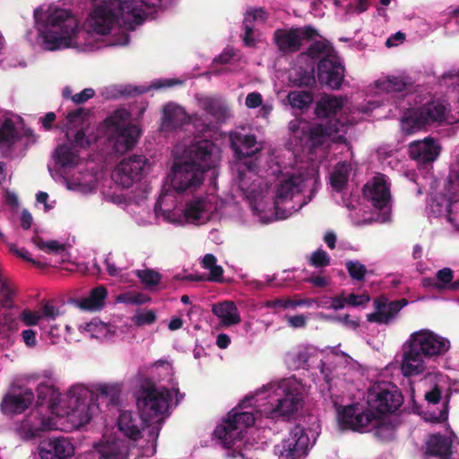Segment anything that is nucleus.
Here are the masks:
<instances>
[{"label":"nucleus","mask_w":459,"mask_h":459,"mask_svg":"<svg viewBox=\"0 0 459 459\" xmlns=\"http://www.w3.org/2000/svg\"><path fill=\"white\" fill-rule=\"evenodd\" d=\"M212 151L213 144L207 140L192 143L187 160L172 166L170 183L177 193H192L203 185L205 173L213 167Z\"/></svg>","instance_id":"f257e3e1"},{"label":"nucleus","mask_w":459,"mask_h":459,"mask_svg":"<svg viewBox=\"0 0 459 459\" xmlns=\"http://www.w3.org/2000/svg\"><path fill=\"white\" fill-rule=\"evenodd\" d=\"M143 5V0L104 1L91 12L90 25L100 35L109 33L117 23L133 30L145 20Z\"/></svg>","instance_id":"f03ea898"},{"label":"nucleus","mask_w":459,"mask_h":459,"mask_svg":"<svg viewBox=\"0 0 459 459\" xmlns=\"http://www.w3.org/2000/svg\"><path fill=\"white\" fill-rule=\"evenodd\" d=\"M450 348L447 339L434 332L422 329L412 333L403 346L401 369L405 377L418 376L424 372V359L438 357Z\"/></svg>","instance_id":"7ed1b4c3"},{"label":"nucleus","mask_w":459,"mask_h":459,"mask_svg":"<svg viewBox=\"0 0 459 459\" xmlns=\"http://www.w3.org/2000/svg\"><path fill=\"white\" fill-rule=\"evenodd\" d=\"M244 402L232 409L220 425L214 429V436L224 448L239 449V455L245 459H253V444L245 442L241 447L244 432L255 424L253 410L242 411Z\"/></svg>","instance_id":"20e7f679"},{"label":"nucleus","mask_w":459,"mask_h":459,"mask_svg":"<svg viewBox=\"0 0 459 459\" xmlns=\"http://www.w3.org/2000/svg\"><path fill=\"white\" fill-rule=\"evenodd\" d=\"M48 50L70 48L76 39L77 21L65 9H56L39 29Z\"/></svg>","instance_id":"39448f33"},{"label":"nucleus","mask_w":459,"mask_h":459,"mask_svg":"<svg viewBox=\"0 0 459 459\" xmlns=\"http://www.w3.org/2000/svg\"><path fill=\"white\" fill-rule=\"evenodd\" d=\"M131 115L124 108L115 110L104 120L105 133L114 151L123 154L132 150L140 136V130L130 123Z\"/></svg>","instance_id":"423d86ee"},{"label":"nucleus","mask_w":459,"mask_h":459,"mask_svg":"<svg viewBox=\"0 0 459 459\" xmlns=\"http://www.w3.org/2000/svg\"><path fill=\"white\" fill-rule=\"evenodd\" d=\"M449 104L443 100H432L425 104L407 109L401 118V127L406 134H411L437 123L441 124L447 118Z\"/></svg>","instance_id":"0eeeda50"},{"label":"nucleus","mask_w":459,"mask_h":459,"mask_svg":"<svg viewBox=\"0 0 459 459\" xmlns=\"http://www.w3.org/2000/svg\"><path fill=\"white\" fill-rule=\"evenodd\" d=\"M367 403L378 418L395 412L402 406L403 396L391 382H377L368 389Z\"/></svg>","instance_id":"6e6552de"},{"label":"nucleus","mask_w":459,"mask_h":459,"mask_svg":"<svg viewBox=\"0 0 459 459\" xmlns=\"http://www.w3.org/2000/svg\"><path fill=\"white\" fill-rule=\"evenodd\" d=\"M172 399L171 392L165 388H157L153 384L143 387L137 397V408L149 422L168 411Z\"/></svg>","instance_id":"1a4fd4ad"},{"label":"nucleus","mask_w":459,"mask_h":459,"mask_svg":"<svg viewBox=\"0 0 459 459\" xmlns=\"http://www.w3.org/2000/svg\"><path fill=\"white\" fill-rule=\"evenodd\" d=\"M330 402L337 412L338 423L342 429L363 431L369 425L376 426L378 423L377 415L369 409L362 410L355 404L342 407L339 404L338 396L331 395Z\"/></svg>","instance_id":"9d476101"},{"label":"nucleus","mask_w":459,"mask_h":459,"mask_svg":"<svg viewBox=\"0 0 459 459\" xmlns=\"http://www.w3.org/2000/svg\"><path fill=\"white\" fill-rule=\"evenodd\" d=\"M318 36L317 30L311 25L278 29L273 33V40L278 49L284 54L300 50L302 40H311Z\"/></svg>","instance_id":"9b49d317"},{"label":"nucleus","mask_w":459,"mask_h":459,"mask_svg":"<svg viewBox=\"0 0 459 459\" xmlns=\"http://www.w3.org/2000/svg\"><path fill=\"white\" fill-rule=\"evenodd\" d=\"M149 169L148 159L143 155H132L123 159L116 167L115 180L125 188L140 181Z\"/></svg>","instance_id":"f8f14e48"},{"label":"nucleus","mask_w":459,"mask_h":459,"mask_svg":"<svg viewBox=\"0 0 459 459\" xmlns=\"http://www.w3.org/2000/svg\"><path fill=\"white\" fill-rule=\"evenodd\" d=\"M345 123L338 118H330L325 122L312 124L308 129V139L313 147H320L328 140L336 143H345Z\"/></svg>","instance_id":"ddd939ff"},{"label":"nucleus","mask_w":459,"mask_h":459,"mask_svg":"<svg viewBox=\"0 0 459 459\" xmlns=\"http://www.w3.org/2000/svg\"><path fill=\"white\" fill-rule=\"evenodd\" d=\"M35 394L32 389L22 385H12L0 403L1 411L6 415L24 412L33 403Z\"/></svg>","instance_id":"4468645a"},{"label":"nucleus","mask_w":459,"mask_h":459,"mask_svg":"<svg viewBox=\"0 0 459 459\" xmlns=\"http://www.w3.org/2000/svg\"><path fill=\"white\" fill-rule=\"evenodd\" d=\"M308 446V437L299 425L295 426L290 432V437L274 446V454L286 459H297L306 454Z\"/></svg>","instance_id":"2eb2a0df"},{"label":"nucleus","mask_w":459,"mask_h":459,"mask_svg":"<svg viewBox=\"0 0 459 459\" xmlns=\"http://www.w3.org/2000/svg\"><path fill=\"white\" fill-rule=\"evenodd\" d=\"M344 65L337 56L333 58H324L317 64V77L320 83L325 84L332 90H339L344 80Z\"/></svg>","instance_id":"dca6fc26"},{"label":"nucleus","mask_w":459,"mask_h":459,"mask_svg":"<svg viewBox=\"0 0 459 459\" xmlns=\"http://www.w3.org/2000/svg\"><path fill=\"white\" fill-rule=\"evenodd\" d=\"M441 146L432 137H426L423 140L413 141L408 145L409 157L416 161L418 165L433 163L439 156Z\"/></svg>","instance_id":"f3484780"},{"label":"nucleus","mask_w":459,"mask_h":459,"mask_svg":"<svg viewBox=\"0 0 459 459\" xmlns=\"http://www.w3.org/2000/svg\"><path fill=\"white\" fill-rule=\"evenodd\" d=\"M408 304L406 299H401L387 302L384 296L374 300L375 312L367 315V320L370 323L387 325Z\"/></svg>","instance_id":"a211bd4d"},{"label":"nucleus","mask_w":459,"mask_h":459,"mask_svg":"<svg viewBox=\"0 0 459 459\" xmlns=\"http://www.w3.org/2000/svg\"><path fill=\"white\" fill-rule=\"evenodd\" d=\"M74 454L73 444L64 437L44 439L39 445L40 459H67Z\"/></svg>","instance_id":"6ab92c4d"},{"label":"nucleus","mask_w":459,"mask_h":459,"mask_svg":"<svg viewBox=\"0 0 459 459\" xmlns=\"http://www.w3.org/2000/svg\"><path fill=\"white\" fill-rule=\"evenodd\" d=\"M452 390L446 387L445 385L435 383L429 390L425 392L424 398L429 404H437L441 403L442 408L437 414L431 415L432 422L442 423L447 420L449 412V403L451 400Z\"/></svg>","instance_id":"aec40b11"},{"label":"nucleus","mask_w":459,"mask_h":459,"mask_svg":"<svg viewBox=\"0 0 459 459\" xmlns=\"http://www.w3.org/2000/svg\"><path fill=\"white\" fill-rule=\"evenodd\" d=\"M303 178L301 176H291L289 178L281 181L276 189V195L274 199L275 213L279 219H287L291 212L286 210H281L280 205L285 201L291 199L296 193L301 191V184Z\"/></svg>","instance_id":"412c9836"},{"label":"nucleus","mask_w":459,"mask_h":459,"mask_svg":"<svg viewBox=\"0 0 459 459\" xmlns=\"http://www.w3.org/2000/svg\"><path fill=\"white\" fill-rule=\"evenodd\" d=\"M363 194L377 209L385 208L388 204L391 197L390 190L384 175L376 176L371 182H368L363 187Z\"/></svg>","instance_id":"4be33fe9"},{"label":"nucleus","mask_w":459,"mask_h":459,"mask_svg":"<svg viewBox=\"0 0 459 459\" xmlns=\"http://www.w3.org/2000/svg\"><path fill=\"white\" fill-rule=\"evenodd\" d=\"M230 147L237 160L253 157L260 152L256 137L254 134H244L240 132H233L230 134Z\"/></svg>","instance_id":"5701e85b"},{"label":"nucleus","mask_w":459,"mask_h":459,"mask_svg":"<svg viewBox=\"0 0 459 459\" xmlns=\"http://www.w3.org/2000/svg\"><path fill=\"white\" fill-rule=\"evenodd\" d=\"M146 425H148V421L140 412L125 411L120 412L117 420L118 429L132 440L141 438V431Z\"/></svg>","instance_id":"b1692460"},{"label":"nucleus","mask_w":459,"mask_h":459,"mask_svg":"<svg viewBox=\"0 0 459 459\" xmlns=\"http://www.w3.org/2000/svg\"><path fill=\"white\" fill-rule=\"evenodd\" d=\"M278 395L281 397L277 399V403L272 410V413L275 416H290L298 411L301 402L300 394L294 389L282 386L278 387Z\"/></svg>","instance_id":"393cba45"},{"label":"nucleus","mask_w":459,"mask_h":459,"mask_svg":"<svg viewBox=\"0 0 459 459\" xmlns=\"http://www.w3.org/2000/svg\"><path fill=\"white\" fill-rule=\"evenodd\" d=\"M99 459H128L129 446L125 439L110 437L95 446Z\"/></svg>","instance_id":"a878e982"},{"label":"nucleus","mask_w":459,"mask_h":459,"mask_svg":"<svg viewBox=\"0 0 459 459\" xmlns=\"http://www.w3.org/2000/svg\"><path fill=\"white\" fill-rule=\"evenodd\" d=\"M189 122L186 110L179 105L169 103L163 107L160 129L170 132Z\"/></svg>","instance_id":"bb28decb"},{"label":"nucleus","mask_w":459,"mask_h":459,"mask_svg":"<svg viewBox=\"0 0 459 459\" xmlns=\"http://www.w3.org/2000/svg\"><path fill=\"white\" fill-rule=\"evenodd\" d=\"M343 107V100L342 98L324 95L316 102L315 108V114L318 118H335L336 113Z\"/></svg>","instance_id":"cd10ccee"},{"label":"nucleus","mask_w":459,"mask_h":459,"mask_svg":"<svg viewBox=\"0 0 459 459\" xmlns=\"http://www.w3.org/2000/svg\"><path fill=\"white\" fill-rule=\"evenodd\" d=\"M212 311L221 319V323L225 326L238 325L241 321L238 309L232 301L214 304Z\"/></svg>","instance_id":"c85d7f7f"},{"label":"nucleus","mask_w":459,"mask_h":459,"mask_svg":"<svg viewBox=\"0 0 459 459\" xmlns=\"http://www.w3.org/2000/svg\"><path fill=\"white\" fill-rule=\"evenodd\" d=\"M108 297L107 288L99 285L93 288L88 297L77 300V306L82 310L95 311L103 307Z\"/></svg>","instance_id":"c756f323"},{"label":"nucleus","mask_w":459,"mask_h":459,"mask_svg":"<svg viewBox=\"0 0 459 459\" xmlns=\"http://www.w3.org/2000/svg\"><path fill=\"white\" fill-rule=\"evenodd\" d=\"M427 454L446 459L451 455V442L442 435H432L427 442Z\"/></svg>","instance_id":"7c9ffc66"},{"label":"nucleus","mask_w":459,"mask_h":459,"mask_svg":"<svg viewBox=\"0 0 459 459\" xmlns=\"http://www.w3.org/2000/svg\"><path fill=\"white\" fill-rule=\"evenodd\" d=\"M291 86L299 88H312L316 84L314 68L307 69L302 66L293 68L289 74Z\"/></svg>","instance_id":"2f4dec72"},{"label":"nucleus","mask_w":459,"mask_h":459,"mask_svg":"<svg viewBox=\"0 0 459 459\" xmlns=\"http://www.w3.org/2000/svg\"><path fill=\"white\" fill-rule=\"evenodd\" d=\"M304 54L311 59H318L319 61L324 58H333L336 56L333 46L327 40L313 42Z\"/></svg>","instance_id":"473e14b6"},{"label":"nucleus","mask_w":459,"mask_h":459,"mask_svg":"<svg viewBox=\"0 0 459 459\" xmlns=\"http://www.w3.org/2000/svg\"><path fill=\"white\" fill-rule=\"evenodd\" d=\"M203 106L217 122H224L230 116L228 107L217 99L206 98L203 101Z\"/></svg>","instance_id":"72a5a7b5"},{"label":"nucleus","mask_w":459,"mask_h":459,"mask_svg":"<svg viewBox=\"0 0 459 459\" xmlns=\"http://www.w3.org/2000/svg\"><path fill=\"white\" fill-rule=\"evenodd\" d=\"M38 399L37 405L43 406L48 404L50 409L57 403L59 398V393L53 385L47 384H39L37 388Z\"/></svg>","instance_id":"f704fd0d"},{"label":"nucleus","mask_w":459,"mask_h":459,"mask_svg":"<svg viewBox=\"0 0 459 459\" xmlns=\"http://www.w3.org/2000/svg\"><path fill=\"white\" fill-rule=\"evenodd\" d=\"M19 139L14 122L11 118H5L0 123V145L10 147Z\"/></svg>","instance_id":"c9c22d12"},{"label":"nucleus","mask_w":459,"mask_h":459,"mask_svg":"<svg viewBox=\"0 0 459 459\" xmlns=\"http://www.w3.org/2000/svg\"><path fill=\"white\" fill-rule=\"evenodd\" d=\"M287 100L293 108L302 110L307 108L312 103L313 95L309 91H290Z\"/></svg>","instance_id":"e433bc0d"},{"label":"nucleus","mask_w":459,"mask_h":459,"mask_svg":"<svg viewBox=\"0 0 459 459\" xmlns=\"http://www.w3.org/2000/svg\"><path fill=\"white\" fill-rule=\"evenodd\" d=\"M348 183V170L344 163H338L331 174L332 187L341 192Z\"/></svg>","instance_id":"4c0bfd02"},{"label":"nucleus","mask_w":459,"mask_h":459,"mask_svg":"<svg viewBox=\"0 0 459 459\" xmlns=\"http://www.w3.org/2000/svg\"><path fill=\"white\" fill-rule=\"evenodd\" d=\"M76 155L71 147L66 144L57 146L56 149V161L63 168L75 165Z\"/></svg>","instance_id":"58836bf2"},{"label":"nucleus","mask_w":459,"mask_h":459,"mask_svg":"<svg viewBox=\"0 0 459 459\" xmlns=\"http://www.w3.org/2000/svg\"><path fill=\"white\" fill-rule=\"evenodd\" d=\"M95 390L100 396L108 398L110 403H117L121 393V387L118 384H99Z\"/></svg>","instance_id":"ea45409f"},{"label":"nucleus","mask_w":459,"mask_h":459,"mask_svg":"<svg viewBox=\"0 0 459 459\" xmlns=\"http://www.w3.org/2000/svg\"><path fill=\"white\" fill-rule=\"evenodd\" d=\"M135 275L141 282L148 289L159 285L161 280V274L153 269L136 270Z\"/></svg>","instance_id":"a19ab883"},{"label":"nucleus","mask_w":459,"mask_h":459,"mask_svg":"<svg viewBox=\"0 0 459 459\" xmlns=\"http://www.w3.org/2000/svg\"><path fill=\"white\" fill-rule=\"evenodd\" d=\"M75 403L72 412L73 416L79 418L80 424L82 425L89 423L91 420V404L84 401L80 402L79 397L75 398Z\"/></svg>","instance_id":"79ce46f5"},{"label":"nucleus","mask_w":459,"mask_h":459,"mask_svg":"<svg viewBox=\"0 0 459 459\" xmlns=\"http://www.w3.org/2000/svg\"><path fill=\"white\" fill-rule=\"evenodd\" d=\"M205 211V201L203 198H195L186 204L185 215L193 220H199Z\"/></svg>","instance_id":"37998d69"},{"label":"nucleus","mask_w":459,"mask_h":459,"mask_svg":"<svg viewBox=\"0 0 459 459\" xmlns=\"http://www.w3.org/2000/svg\"><path fill=\"white\" fill-rule=\"evenodd\" d=\"M89 117V110L83 108H75L66 115V126L68 129L82 126Z\"/></svg>","instance_id":"c03bdc74"},{"label":"nucleus","mask_w":459,"mask_h":459,"mask_svg":"<svg viewBox=\"0 0 459 459\" xmlns=\"http://www.w3.org/2000/svg\"><path fill=\"white\" fill-rule=\"evenodd\" d=\"M345 267L350 277L352 280L362 281L368 273L366 266L359 261L349 260L345 263Z\"/></svg>","instance_id":"a18cd8bd"},{"label":"nucleus","mask_w":459,"mask_h":459,"mask_svg":"<svg viewBox=\"0 0 459 459\" xmlns=\"http://www.w3.org/2000/svg\"><path fill=\"white\" fill-rule=\"evenodd\" d=\"M446 190L450 195L451 202H459V168L457 171L449 175Z\"/></svg>","instance_id":"49530a36"},{"label":"nucleus","mask_w":459,"mask_h":459,"mask_svg":"<svg viewBox=\"0 0 459 459\" xmlns=\"http://www.w3.org/2000/svg\"><path fill=\"white\" fill-rule=\"evenodd\" d=\"M330 261L329 255L324 249L318 248L311 254L308 263L315 268H324L330 264Z\"/></svg>","instance_id":"de8ad7c7"},{"label":"nucleus","mask_w":459,"mask_h":459,"mask_svg":"<svg viewBox=\"0 0 459 459\" xmlns=\"http://www.w3.org/2000/svg\"><path fill=\"white\" fill-rule=\"evenodd\" d=\"M409 83L403 77L389 76L384 82V88L388 92H402L408 87Z\"/></svg>","instance_id":"09e8293b"},{"label":"nucleus","mask_w":459,"mask_h":459,"mask_svg":"<svg viewBox=\"0 0 459 459\" xmlns=\"http://www.w3.org/2000/svg\"><path fill=\"white\" fill-rule=\"evenodd\" d=\"M436 278L439 283H435L434 286L437 289H446L454 279V272L452 269L445 267L437 272Z\"/></svg>","instance_id":"8fccbe9b"},{"label":"nucleus","mask_w":459,"mask_h":459,"mask_svg":"<svg viewBox=\"0 0 459 459\" xmlns=\"http://www.w3.org/2000/svg\"><path fill=\"white\" fill-rule=\"evenodd\" d=\"M346 305L351 307H365L370 300L368 294H354L351 293L345 296Z\"/></svg>","instance_id":"3c124183"},{"label":"nucleus","mask_w":459,"mask_h":459,"mask_svg":"<svg viewBox=\"0 0 459 459\" xmlns=\"http://www.w3.org/2000/svg\"><path fill=\"white\" fill-rule=\"evenodd\" d=\"M267 13L264 8H249L244 18H249V24H253L254 22H264L267 20Z\"/></svg>","instance_id":"603ef678"},{"label":"nucleus","mask_w":459,"mask_h":459,"mask_svg":"<svg viewBox=\"0 0 459 459\" xmlns=\"http://www.w3.org/2000/svg\"><path fill=\"white\" fill-rule=\"evenodd\" d=\"M249 18H244L243 26L245 30V33L243 36V42L246 47L252 48L255 46V39L253 37L254 33V25L249 24Z\"/></svg>","instance_id":"864d4df0"},{"label":"nucleus","mask_w":459,"mask_h":459,"mask_svg":"<svg viewBox=\"0 0 459 459\" xmlns=\"http://www.w3.org/2000/svg\"><path fill=\"white\" fill-rule=\"evenodd\" d=\"M41 316L30 309H24L21 314L22 321L28 326L38 325Z\"/></svg>","instance_id":"5fc2aeb1"},{"label":"nucleus","mask_w":459,"mask_h":459,"mask_svg":"<svg viewBox=\"0 0 459 459\" xmlns=\"http://www.w3.org/2000/svg\"><path fill=\"white\" fill-rule=\"evenodd\" d=\"M156 320V314L152 310H148L135 316V323L137 325H152L155 323Z\"/></svg>","instance_id":"6e6d98bb"},{"label":"nucleus","mask_w":459,"mask_h":459,"mask_svg":"<svg viewBox=\"0 0 459 459\" xmlns=\"http://www.w3.org/2000/svg\"><path fill=\"white\" fill-rule=\"evenodd\" d=\"M95 95V91L91 88H86L82 90L80 93H76L71 97V100L75 104H82L93 98Z\"/></svg>","instance_id":"4d7b16f0"},{"label":"nucleus","mask_w":459,"mask_h":459,"mask_svg":"<svg viewBox=\"0 0 459 459\" xmlns=\"http://www.w3.org/2000/svg\"><path fill=\"white\" fill-rule=\"evenodd\" d=\"M90 143L83 127L80 128L74 134L73 144L76 147L87 148L90 146Z\"/></svg>","instance_id":"13d9d810"},{"label":"nucleus","mask_w":459,"mask_h":459,"mask_svg":"<svg viewBox=\"0 0 459 459\" xmlns=\"http://www.w3.org/2000/svg\"><path fill=\"white\" fill-rule=\"evenodd\" d=\"M263 98L259 92H250L246 98V106L249 108H255L262 105Z\"/></svg>","instance_id":"bf43d9fd"},{"label":"nucleus","mask_w":459,"mask_h":459,"mask_svg":"<svg viewBox=\"0 0 459 459\" xmlns=\"http://www.w3.org/2000/svg\"><path fill=\"white\" fill-rule=\"evenodd\" d=\"M37 246L40 248H47L48 250L54 252V253H60L65 251V245L60 244L56 240H50L48 242H40L38 243Z\"/></svg>","instance_id":"052dcab7"},{"label":"nucleus","mask_w":459,"mask_h":459,"mask_svg":"<svg viewBox=\"0 0 459 459\" xmlns=\"http://www.w3.org/2000/svg\"><path fill=\"white\" fill-rule=\"evenodd\" d=\"M266 307L269 308H283L287 309L289 307H292V299H277L269 300L266 303Z\"/></svg>","instance_id":"680f3d73"},{"label":"nucleus","mask_w":459,"mask_h":459,"mask_svg":"<svg viewBox=\"0 0 459 459\" xmlns=\"http://www.w3.org/2000/svg\"><path fill=\"white\" fill-rule=\"evenodd\" d=\"M288 325L292 328H304L307 325V316L304 315L288 316Z\"/></svg>","instance_id":"e2e57ef3"},{"label":"nucleus","mask_w":459,"mask_h":459,"mask_svg":"<svg viewBox=\"0 0 459 459\" xmlns=\"http://www.w3.org/2000/svg\"><path fill=\"white\" fill-rule=\"evenodd\" d=\"M22 337L26 346L32 348L37 344L36 331L27 329L22 332Z\"/></svg>","instance_id":"0e129e2a"},{"label":"nucleus","mask_w":459,"mask_h":459,"mask_svg":"<svg viewBox=\"0 0 459 459\" xmlns=\"http://www.w3.org/2000/svg\"><path fill=\"white\" fill-rule=\"evenodd\" d=\"M210 274L206 280L214 282H221L223 278V269L221 265L215 264L210 270Z\"/></svg>","instance_id":"69168bd1"},{"label":"nucleus","mask_w":459,"mask_h":459,"mask_svg":"<svg viewBox=\"0 0 459 459\" xmlns=\"http://www.w3.org/2000/svg\"><path fill=\"white\" fill-rule=\"evenodd\" d=\"M182 84V81L178 79H163L157 80L152 83L154 89L170 88L175 85Z\"/></svg>","instance_id":"338daca9"},{"label":"nucleus","mask_w":459,"mask_h":459,"mask_svg":"<svg viewBox=\"0 0 459 459\" xmlns=\"http://www.w3.org/2000/svg\"><path fill=\"white\" fill-rule=\"evenodd\" d=\"M346 306V300L344 292L340 295L334 296L331 299V304L329 306L330 308L333 310H340Z\"/></svg>","instance_id":"774afa93"}]
</instances>
